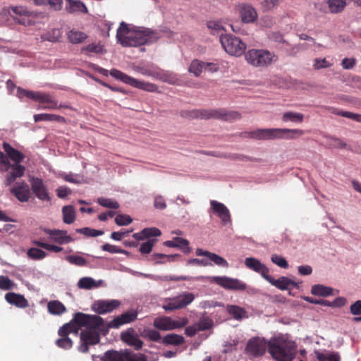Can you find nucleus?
<instances>
[{
	"mask_svg": "<svg viewBox=\"0 0 361 361\" xmlns=\"http://www.w3.org/2000/svg\"><path fill=\"white\" fill-rule=\"evenodd\" d=\"M210 204L213 212L218 216L224 225L231 222L229 210L224 204L216 200H211Z\"/></svg>",
	"mask_w": 361,
	"mask_h": 361,
	"instance_id": "nucleus-25",
	"label": "nucleus"
},
{
	"mask_svg": "<svg viewBox=\"0 0 361 361\" xmlns=\"http://www.w3.org/2000/svg\"><path fill=\"white\" fill-rule=\"evenodd\" d=\"M121 338L123 343L138 350L142 348L143 341L135 333L133 329H128L121 334Z\"/></svg>",
	"mask_w": 361,
	"mask_h": 361,
	"instance_id": "nucleus-21",
	"label": "nucleus"
},
{
	"mask_svg": "<svg viewBox=\"0 0 361 361\" xmlns=\"http://www.w3.org/2000/svg\"><path fill=\"white\" fill-rule=\"evenodd\" d=\"M3 148L8 155V159H11L15 162V164H11L12 171L7 173L5 178V184L10 185L16 178L23 176L25 173V167L20 164L24 159V155L7 142H4Z\"/></svg>",
	"mask_w": 361,
	"mask_h": 361,
	"instance_id": "nucleus-4",
	"label": "nucleus"
},
{
	"mask_svg": "<svg viewBox=\"0 0 361 361\" xmlns=\"http://www.w3.org/2000/svg\"><path fill=\"white\" fill-rule=\"evenodd\" d=\"M102 250L104 251L109 252L110 253H120L123 254L126 253V251L123 249L109 243H105L102 246Z\"/></svg>",
	"mask_w": 361,
	"mask_h": 361,
	"instance_id": "nucleus-59",
	"label": "nucleus"
},
{
	"mask_svg": "<svg viewBox=\"0 0 361 361\" xmlns=\"http://www.w3.org/2000/svg\"><path fill=\"white\" fill-rule=\"evenodd\" d=\"M204 68V62L199 60H193L189 67V71L195 76H199Z\"/></svg>",
	"mask_w": 361,
	"mask_h": 361,
	"instance_id": "nucleus-47",
	"label": "nucleus"
},
{
	"mask_svg": "<svg viewBox=\"0 0 361 361\" xmlns=\"http://www.w3.org/2000/svg\"><path fill=\"white\" fill-rule=\"evenodd\" d=\"M16 283L7 276H0V289L9 290L16 287Z\"/></svg>",
	"mask_w": 361,
	"mask_h": 361,
	"instance_id": "nucleus-54",
	"label": "nucleus"
},
{
	"mask_svg": "<svg viewBox=\"0 0 361 361\" xmlns=\"http://www.w3.org/2000/svg\"><path fill=\"white\" fill-rule=\"evenodd\" d=\"M304 116L301 113H296L293 111H288L283 114L282 120L284 122L292 121L302 123L303 121Z\"/></svg>",
	"mask_w": 361,
	"mask_h": 361,
	"instance_id": "nucleus-44",
	"label": "nucleus"
},
{
	"mask_svg": "<svg viewBox=\"0 0 361 361\" xmlns=\"http://www.w3.org/2000/svg\"><path fill=\"white\" fill-rule=\"evenodd\" d=\"M97 202L102 207L111 209H118L119 204L117 201L112 199L100 197L97 200Z\"/></svg>",
	"mask_w": 361,
	"mask_h": 361,
	"instance_id": "nucleus-52",
	"label": "nucleus"
},
{
	"mask_svg": "<svg viewBox=\"0 0 361 361\" xmlns=\"http://www.w3.org/2000/svg\"><path fill=\"white\" fill-rule=\"evenodd\" d=\"M212 281L226 290H245L247 288V284L238 279L227 276H214Z\"/></svg>",
	"mask_w": 361,
	"mask_h": 361,
	"instance_id": "nucleus-14",
	"label": "nucleus"
},
{
	"mask_svg": "<svg viewBox=\"0 0 361 361\" xmlns=\"http://www.w3.org/2000/svg\"><path fill=\"white\" fill-rule=\"evenodd\" d=\"M27 255L30 259L35 260L42 259L47 256V253L44 251L36 247L30 248L27 252Z\"/></svg>",
	"mask_w": 361,
	"mask_h": 361,
	"instance_id": "nucleus-48",
	"label": "nucleus"
},
{
	"mask_svg": "<svg viewBox=\"0 0 361 361\" xmlns=\"http://www.w3.org/2000/svg\"><path fill=\"white\" fill-rule=\"evenodd\" d=\"M66 260L71 264L79 267H84L87 264V261L79 255H68L66 257Z\"/></svg>",
	"mask_w": 361,
	"mask_h": 361,
	"instance_id": "nucleus-49",
	"label": "nucleus"
},
{
	"mask_svg": "<svg viewBox=\"0 0 361 361\" xmlns=\"http://www.w3.org/2000/svg\"><path fill=\"white\" fill-rule=\"evenodd\" d=\"M326 109L331 111V113L339 115L348 118H350L353 121H355L357 122L361 123V114H354L350 111H340L337 109L333 108V107H325Z\"/></svg>",
	"mask_w": 361,
	"mask_h": 361,
	"instance_id": "nucleus-40",
	"label": "nucleus"
},
{
	"mask_svg": "<svg viewBox=\"0 0 361 361\" xmlns=\"http://www.w3.org/2000/svg\"><path fill=\"white\" fill-rule=\"evenodd\" d=\"M102 283V281H96L91 277H82L78 282V286L81 289L90 290L93 288H97Z\"/></svg>",
	"mask_w": 361,
	"mask_h": 361,
	"instance_id": "nucleus-36",
	"label": "nucleus"
},
{
	"mask_svg": "<svg viewBox=\"0 0 361 361\" xmlns=\"http://www.w3.org/2000/svg\"><path fill=\"white\" fill-rule=\"evenodd\" d=\"M87 38V35L81 31L72 30L68 34V39L73 44H79L84 42Z\"/></svg>",
	"mask_w": 361,
	"mask_h": 361,
	"instance_id": "nucleus-39",
	"label": "nucleus"
},
{
	"mask_svg": "<svg viewBox=\"0 0 361 361\" xmlns=\"http://www.w3.org/2000/svg\"><path fill=\"white\" fill-rule=\"evenodd\" d=\"M196 255L197 256H205L207 257L209 260L214 262L217 266L222 267H228V263L227 261L223 258L222 257L213 253L210 252L209 251L203 250L202 249L197 248L196 250Z\"/></svg>",
	"mask_w": 361,
	"mask_h": 361,
	"instance_id": "nucleus-29",
	"label": "nucleus"
},
{
	"mask_svg": "<svg viewBox=\"0 0 361 361\" xmlns=\"http://www.w3.org/2000/svg\"><path fill=\"white\" fill-rule=\"evenodd\" d=\"M69 1L68 11L70 13L81 12L87 13V8L85 5L79 1L68 0Z\"/></svg>",
	"mask_w": 361,
	"mask_h": 361,
	"instance_id": "nucleus-43",
	"label": "nucleus"
},
{
	"mask_svg": "<svg viewBox=\"0 0 361 361\" xmlns=\"http://www.w3.org/2000/svg\"><path fill=\"white\" fill-rule=\"evenodd\" d=\"M281 131L278 128H266V129H257L256 130L245 132L243 133V137H248L251 139L267 140L278 139L279 133Z\"/></svg>",
	"mask_w": 361,
	"mask_h": 361,
	"instance_id": "nucleus-16",
	"label": "nucleus"
},
{
	"mask_svg": "<svg viewBox=\"0 0 361 361\" xmlns=\"http://www.w3.org/2000/svg\"><path fill=\"white\" fill-rule=\"evenodd\" d=\"M185 342V338L176 334H169L164 336L161 339V343L164 345L179 346Z\"/></svg>",
	"mask_w": 361,
	"mask_h": 361,
	"instance_id": "nucleus-32",
	"label": "nucleus"
},
{
	"mask_svg": "<svg viewBox=\"0 0 361 361\" xmlns=\"http://www.w3.org/2000/svg\"><path fill=\"white\" fill-rule=\"evenodd\" d=\"M110 75L126 84L147 92H154L158 90V86L156 84L138 80L117 69H112L110 71Z\"/></svg>",
	"mask_w": 361,
	"mask_h": 361,
	"instance_id": "nucleus-9",
	"label": "nucleus"
},
{
	"mask_svg": "<svg viewBox=\"0 0 361 361\" xmlns=\"http://www.w3.org/2000/svg\"><path fill=\"white\" fill-rule=\"evenodd\" d=\"M161 234V231L156 227L145 228L140 232L133 234V238L137 240H144L148 239L146 242L141 244L139 251L142 255L149 254L154 244L157 243V239H150L152 237H158Z\"/></svg>",
	"mask_w": 361,
	"mask_h": 361,
	"instance_id": "nucleus-7",
	"label": "nucleus"
},
{
	"mask_svg": "<svg viewBox=\"0 0 361 361\" xmlns=\"http://www.w3.org/2000/svg\"><path fill=\"white\" fill-rule=\"evenodd\" d=\"M137 313L135 311H128L115 317L106 324V329H118L121 326L133 322L137 319Z\"/></svg>",
	"mask_w": 361,
	"mask_h": 361,
	"instance_id": "nucleus-20",
	"label": "nucleus"
},
{
	"mask_svg": "<svg viewBox=\"0 0 361 361\" xmlns=\"http://www.w3.org/2000/svg\"><path fill=\"white\" fill-rule=\"evenodd\" d=\"M164 245L169 247H178L185 254L190 252L189 241L180 237H176L171 240H167L164 242Z\"/></svg>",
	"mask_w": 361,
	"mask_h": 361,
	"instance_id": "nucleus-30",
	"label": "nucleus"
},
{
	"mask_svg": "<svg viewBox=\"0 0 361 361\" xmlns=\"http://www.w3.org/2000/svg\"><path fill=\"white\" fill-rule=\"evenodd\" d=\"M71 333L75 334L78 333V328H76L75 325L71 322L61 326L58 331V334L60 338L56 341V345L59 348H63L64 350L71 349L73 343L72 340L68 337V335Z\"/></svg>",
	"mask_w": 361,
	"mask_h": 361,
	"instance_id": "nucleus-13",
	"label": "nucleus"
},
{
	"mask_svg": "<svg viewBox=\"0 0 361 361\" xmlns=\"http://www.w3.org/2000/svg\"><path fill=\"white\" fill-rule=\"evenodd\" d=\"M121 305L117 300H98L94 302L92 310L99 314L112 312Z\"/></svg>",
	"mask_w": 361,
	"mask_h": 361,
	"instance_id": "nucleus-23",
	"label": "nucleus"
},
{
	"mask_svg": "<svg viewBox=\"0 0 361 361\" xmlns=\"http://www.w3.org/2000/svg\"><path fill=\"white\" fill-rule=\"evenodd\" d=\"M176 256V255H167L164 254L155 253L152 256V258L156 262V263H163L164 261L162 259H166L168 261H170Z\"/></svg>",
	"mask_w": 361,
	"mask_h": 361,
	"instance_id": "nucleus-61",
	"label": "nucleus"
},
{
	"mask_svg": "<svg viewBox=\"0 0 361 361\" xmlns=\"http://www.w3.org/2000/svg\"><path fill=\"white\" fill-rule=\"evenodd\" d=\"M44 231L49 235L51 240L59 245L67 244L73 241V238L68 235L65 230L45 228Z\"/></svg>",
	"mask_w": 361,
	"mask_h": 361,
	"instance_id": "nucleus-22",
	"label": "nucleus"
},
{
	"mask_svg": "<svg viewBox=\"0 0 361 361\" xmlns=\"http://www.w3.org/2000/svg\"><path fill=\"white\" fill-rule=\"evenodd\" d=\"M35 122L39 121H55L65 123L66 120L64 117L53 114H39L33 116Z\"/></svg>",
	"mask_w": 361,
	"mask_h": 361,
	"instance_id": "nucleus-33",
	"label": "nucleus"
},
{
	"mask_svg": "<svg viewBox=\"0 0 361 361\" xmlns=\"http://www.w3.org/2000/svg\"><path fill=\"white\" fill-rule=\"evenodd\" d=\"M103 51V46L100 43H92L82 48V51H87L94 54H101Z\"/></svg>",
	"mask_w": 361,
	"mask_h": 361,
	"instance_id": "nucleus-56",
	"label": "nucleus"
},
{
	"mask_svg": "<svg viewBox=\"0 0 361 361\" xmlns=\"http://www.w3.org/2000/svg\"><path fill=\"white\" fill-rule=\"evenodd\" d=\"M207 27L214 31H219L221 30H225L221 21L220 20H209L207 23Z\"/></svg>",
	"mask_w": 361,
	"mask_h": 361,
	"instance_id": "nucleus-60",
	"label": "nucleus"
},
{
	"mask_svg": "<svg viewBox=\"0 0 361 361\" xmlns=\"http://www.w3.org/2000/svg\"><path fill=\"white\" fill-rule=\"evenodd\" d=\"M11 10L12 12L16 15L20 16V18H15V20L21 25L28 24L27 20L25 18H22L23 16H30L32 15V12L27 9V8L24 6H13Z\"/></svg>",
	"mask_w": 361,
	"mask_h": 361,
	"instance_id": "nucleus-35",
	"label": "nucleus"
},
{
	"mask_svg": "<svg viewBox=\"0 0 361 361\" xmlns=\"http://www.w3.org/2000/svg\"><path fill=\"white\" fill-rule=\"evenodd\" d=\"M240 13L242 21L244 23H252L257 18L256 10L249 4H242L240 6Z\"/></svg>",
	"mask_w": 361,
	"mask_h": 361,
	"instance_id": "nucleus-27",
	"label": "nucleus"
},
{
	"mask_svg": "<svg viewBox=\"0 0 361 361\" xmlns=\"http://www.w3.org/2000/svg\"><path fill=\"white\" fill-rule=\"evenodd\" d=\"M267 347L268 345L264 339L254 338L247 342L245 351L252 356H261L264 354Z\"/></svg>",
	"mask_w": 361,
	"mask_h": 361,
	"instance_id": "nucleus-17",
	"label": "nucleus"
},
{
	"mask_svg": "<svg viewBox=\"0 0 361 361\" xmlns=\"http://www.w3.org/2000/svg\"><path fill=\"white\" fill-rule=\"evenodd\" d=\"M81 341L87 342L90 345H95L100 341L99 331L94 330H83L80 334Z\"/></svg>",
	"mask_w": 361,
	"mask_h": 361,
	"instance_id": "nucleus-31",
	"label": "nucleus"
},
{
	"mask_svg": "<svg viewBox=\"0 0 361 361\" xmlns=\"http://www.w3.org/2000/svg\"><path fill=\"white\" fill-rule=\"evenodd\" d=\"M132 221V218L127 214H118L115 218V223L118 226H127Z\"/></svg>",
	"mask_w": 361,
	"mask_h": 361,
	"instance_id": "nucleus-58",
	"label": "nucleus"
},
{
	"mask_svg": "<svg viewBox=\"0 0 361 361\" xmlns=\"http://www.w3.org/2000/svg\"><path fill=\"white\" fill-rule=\"evenodd\" d=\"M228 311L235 319H242L245 313V311L242 307L235 305L228 306Z\"/></svg>",
	"mask_w": 361,
	"mask_h": 361,
	"instance_id": "nucleus-55",
	"label": "nucleus"
},
{
	"mask_svg": "<svg viewBox=\"0 0 361 361\" xmlns=\"http://www.w3.org/2000/svg\"><path fill=\"white\" fill-rule=\"evenodd\" d=\"M48 311L51 314H62L66 311L64 305L59 300H51L47 304Z\"/></svg>",
	"mask_w": 361,
	"mask_h": 361,
	"instance_id": "nucleus-37",
	"label": "nucleus"
},
{
	"mask_svg": "<svg viewBox=\"0 0 361 361\" xmlns=\"http://www.w3.org/2000/svg\"><path fill=\"white\" fill-rule=\"evenodd\" d=\"M245 264L248 269L260 274L262 277L265 280L266 277L269 276V268L265 264L261 263L260 261L256 258H246L245 260Z\"/></svg>",
	"mask_w": 361,
	"mask_h": 361,
	"instance_id": "nucleus-24",
	"label": "nucleus"
},
{
	"mask_svg": "<svg viewBox=\"0 0 361 361\" xmlns=\"http://www.w3.org/2000/svg\"><path fill=\"white\" fill-rule=\"evenodd\" d=\"M17 94L19 97H26L27 98L31 99L35 101H38V102L40 101V98L42 94V93L26 90L21 87L18 88Z\"/></svg>",
	"mask_w": 361,
	"mask_h": 361,
	"instance_id": "nucleus-42",
	"label": "nucleus"
},
{
	"mask_svg": "<svg viewBox=\"0 0 361 361\" xmlns=\"http://www.w3.org/2000/svg\"><path fill=\"white\" fill-rule=\"evenodd\" d=\"M180 115L182 117L186 118H214L228 122H233L241 118V114L238 111H227L224 109L182 111Z\"/></svg>",
	"mask_w": 361,
	"mask_h": 361,
	"instance_id": "nucleus-3",
	"label": "nucleus"
},
{
	"mask_svg": "<svg viewBox=\"0 0 361 361\" xmlns=\"http://www.w3.org/2000/svg\"><path fill=\"white\" fill-rule=\"evenodd\" d=\"M304 299L307 302L312 304L321 305L322 306L326 307L330 305V301L324 299H315L310 297H305Z\"/></svg>",
	"mask_w": 361,
	"mask_h": 361,
	"instance_id": "nucleus-63",
	"label": "nucleus"
},
{
	"mask_svg": "<svg viewBox=\"0 0 361 361\" xmlns=\"http://www.w3.org/2000/svg\"><path fill=\"white\" fill-rule=\"evenodd\" d=\"M102 361H147L142 353H135L129 349L117 351L107 350L102 357Z\"/></svg>",
	"mask_w": 361,
	"mask_h": 361,
	"instance_id": "nucleus-10",
	"label": "nucleus"
},
{
	"mask_svg": "<svg viewBox=\"0 0 361 361\" xmlns=\"http://www.w3.org/2000/svg\"><path fill=\"white\" fill-rule=\"evenodd\" d=\"M350 312L354 315L361 314V300H357L350 306Z\"/></svg>",
	"mask_w": 361,
	"mask_h": 361,
	"instance_id": "nucleus-64",
	"label": "nucleus"
},
{
	"mask_svg": "<svg viewBox=\"0 0 361 361\" xmlns=\"http://www.w3.org/2000/svg\"><path fill=\"white\" fill-rule=\"evenodd\" d=\"M76 232L78 233L83 234L88 237H96L104 234V232L100 230H96L89 227H84L82 228H77Z\"/></svg>",
	"mask_w": 361,
	"mask_h": 361,
	"instance_id": "nucleus-50",
	"label": "nucleus"
},
{
	"mask_svg": "<svg viewBox=\"0 0 361 361\" xmlns=\"http://www.w3.org/2000/svg\"><path fill=\"white\" fill-rule=\"evenodd\" d=\"M0 171H12V166L10 163L8 157L0 151Z\"/></svg>",
	"mask_w": 361,
	"mask_h": 361,
	"instance_id": "nucleus-53",
	"label": "nucleus"
},
{
	"mask_svg": "<svg viewBox=\"0 0 361 361\" xmlns=\"http://www.w3.org/2000/svg\"><path fill=\"white\" fill-rule=\"evenodd\" d=\"M194 299L195 296L192 293H184L176 297L166 299L162 307L165 311L171 312L186 307Z\"/></svg>",
	"mask_w": 361,
	"mask_h": 361,
	"instance_id": "nucleus-11",
	"label": "nucleus"
},
{
	"mask_svg": "<svg viewBox=\"0 0 361 361\" xmlns=\"http://www.w3.org/2000/svg\"><path fill=\"white\" fill-rule=\"evenodd\" d=\"M188 319L183 317L179 320H173L169 317H159L154 319L153 322L154 326L161 331H172L180 329L186 326Z\"/></svg>",
	"mask_w": 361,
	"mask_h": 361,
	"instance_id": "nucleus-12",
	"label": "nucleus"
},
{
	"mask_svg": "<svg viewBox=\"0 0 361 361\" xmlns=\"http://www.w3.org/2000/svg\"><path fill=\"white\" fill-rule=\"evenodd\" d=\"M333 289L322 284L314 285L311 288V293L314 295L327 297L332 295Z\"/></svg>",
	"mask_w": 361,
	"mask_h": 361,
	"instance_id": "nucleus-38",
	"label": "nucleus"
},
{
	"mask_svg": "<svg viewBox=\"0 0 361 361\" xmlns=\"http://www.w3.org/2000/svg\"><path fill=\"white\" fill-rule=\"evenodd\" d=\"M154 206L158 209H164L166 207V204L164 198L161 195H157L154 198Z\"/></svg>",
	"mask_w": 361,
	"mask_h": 361,
	"instance_id": "nucleus-62",
	"label": "nucleus"
},
{
	"mask_svg": "<svg viewBox=\"0 0 361 361\" xmlns=\"http://www.w3.org/2000/svg\"><path fill=\"white\" fill-rule=\"evenodd\" d=\"M63 222L71 224L75 219V212L74 208L71 205L64 206L62 209Z\"/></svg>",
	"mask_w": 361,
	"mask_h": 361,
	"instance_id": "nucleus-41",
	"label": "nucleus"
},
{
	"mask_svg": "<svg viewBox=\"0 0 361 361\" xmlns=\"http://www.w3.org/2000/svg\"><path fill=\"white\" fill-rule=\"evenodd\" d=\"M39 102L43 106L39 107L42 109H57L61 108H69L68 105L58 104V102L55 100L51 95L48 94H42Z\"/></svg>",
	"mask_w": 361,
	"mask_h": 361,
	"instance_id": "nucleus-28",
	"label": "nucleus"
},
{
	"mask_svg": "<svg viewBox=\"0 0 361 361\" xmlns=\"http://www.w3.org/2000/svg\"><path fill=\"white\" fill-rule=\"evenodd\" d=\"M5 300L9 304L19 308H25L29 306L28 301L24 295L13 292L7 293L5 295Z\"/></svg>",
	"mask_w": 361,
	"mask_h": 361,
	"instance_id": "nucleus-26",
	"label": "nucleus"
},
{
	"mask_svg": "<svg viewBox=\"0 0 361 361\" xmlns=\"http://www.w3.org/2000/svg\"><path fill=\"white\" fill-rule=\"evenodd\" d=\"M247 62L252 66L257 68H266L278 60V56L267 49H252L245 54Z\"/></svg>",
	"mask_w": 361,
	"mask_h": 361,
	"instance_id": "nucleus-5",
	"label": "nucleus"
},
{
	"mask_svg": "<svg viewBox=\"0 0 361 361\" xmlns=\"http://www.w3.org/2000/svg\"><path fill=\"white\" fill-rule=\"evenodd\" d=\"M317 357L319 361H340L338 353L335 352L319 353Z\"/></svg>",
	"mask_w": 361,
	"mask_h": 361,
	"instance_id": "nucleus-45",
	"label": "nucleus"
},
{
	"mask_svg": "<svg viewBox=\"0 0 361 361\" xmlns=\"http://www.w3.org/2000/svg\"><path fill=\"white\" fill-rule=\"evenodd\" d=\"M281 132L279 133L278 139H295L302 136L305 132L300 129H288V128H278Z\"/></svg>",
	"mask_w": 361,
	"mask_h": 361,
	"instance_id": "nucleus-34",
	"label": "nucleus"
},
{
	"mask_svg": "<svg viewBox=\"0 0 361 361\" xmlns=\"http://www.w3.org/2000/svg\"><path fill=\"white\" fill-rule=\"evenodd\" d=\"M78 330L82 327L85 330H94L101 331L106 326L104 319L96 314H87L82 312H77L74 314L73 323Z\"/></svg>",
	"mask_w": 361,
	"mask_h": 361,
	"instance_id": "nucleus-6",
	"label": "nucleus"
},
{
	"mask_svg": "<svg viewBox=\"0 0 361 361\" xmlns=\"http://www.w3.org/2000/svg\"><path fill=\"white\" fill-rule=\"evenodd\" d=\"M266 280L272 286L281 290H290L292 288H300L298 283L286 276H281L278 279H275L269 274V276L266 277Z\"/></svg>",
	"mask_w": 361,
	"mask_h": 361,
	"instance_id": "nucleus-18",
	"label": "nucleus"
},
{
	"mask_svg": "<svg viewBox=\"0 0 361 361\" xmlns=\"http://www.w3.org/2000/svg\"><path fill=\"white\" fill-rule=\"evenodd\" d=\"M10 192L21 202H27L30 197L29 185L25 181L16 182Z\"/></svg>",
	"mask_w": 361,
	"mask_h": 361,
	"instance_id": "nucleus-19",
	"label": "nucleus"
},
{
	"mask_svg": "<svg viewBox=\"0 0 361 361\" xmlns=\"http://www.w3.org/2000/svg\"><path fill=\"white\" fill-rule=\"evenodd\" d=\"M329 8L332 13H339L343 10L345 0H328Z\"/></svg>",
	"mask_w": 361,
	"mask_h": 361,
	"instance_id": "nucleus-46",
	"label": "nucleus"
},
{
	"mask_svg": "<svg viewBox=\"0 0 361 361\" xmlns=\"http://www.w3.org/2000/svg\"><path fill=\"white\" fill-rule=\"evenodd\" d=\"M271 260L273 263H274L281 268L287 269L288 267V264L286 259L276 254H274L271 255Z\"/></svg>",
	"mask_w": 361,
	"mask_h": 361,
	"instance_id": "nucleus-57",
	"label": "nucleus"
},
{
	"mask_svg": "<svg viewBox=\"0 0 361 361\" xmlns=\"http://www.w3.org/2000/svg\"><path fill=\"white\" fill-rule=\"evenodd\" d=\"M221 44L226 53L231 56H240L245 53L246 44L239 37L226 34L220 37Z\"/></svg>",
	"mask_w": 361,
	"mask_h": 361,
	"instance_id": "nucleus-8",
	"label": "nucleus"
},
{
	"mask_svg": "<svg viewBox=\"0 0 361 361\" xmlns=\"http://www.w3.org/2000/svg\"><path fill=\"white\" fill-rule=\"evenodd\" d=\"M31 190L35 196L43 202H50L51 197L47 185L42 178L32 177L30 179Z\"/></svg>",
	"mask_w": 361,
	"mask_h": 361,
	"instance_id": "nucleus-15",
	"label": "nucleus"
},
{
	"mask_svg": "<svg viewBox=\"0 0 361 361\" xmlns=\"http://www.w3.org/2000/svg\"><path fill=\"white\" fill-rule=\"evenodd\" d=\"M143 335L145 338L154 342H159L162 339L160 333L155 329H145L143 332Z\"/></svg>",
	"mask_w": 361,
	"mask_h": 361,
	"instance_id": "nucleus-51",
	"label": "nucleus"
},
{
	"mask_svg": "<svg viewBox=\"0 0 361 361\" xmlns=\"http://www.w3.org/2000/svg\"><path fill=\"white\" fill-rule=\"evenodd\" d=\"M159 38L158 33L149 29L136 30L121 22L116 32V39L123 47H138L152 44Z\"/></svg>",
	"mask_w": 361,
	"mask_h": 361,
	"instance_id": "nucleus-1",
	"label": "nucleus"
},
{
	"mask_svg": "<svg viewBox=\"0 0 361 361\" xmlns=\"http://www.w3.org/2000/svg\"><path fill=\"white\" fill-rule=\"evenodd\" d=\"M268 352L276 361H293L298 352L296 343L284 336L271 338Z\"/></svg>",
	"mask_w": 361,
	"mask_h": 361,
	"instance_id": "nucleus-2",
	"label": "nucleus"
}]
</instances>
